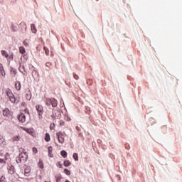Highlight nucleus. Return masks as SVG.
I'll use <instances>...</instances> for the list:
<instances>
[{"label":"nucleus","mask_w":182,"mask_h":182,"mask_svg":"<svg viewBox=\"0 0 182 182\" xmlns=\"http://www.w3.org/2000/svg\"><path fill=\"white\" fill-rule=\"evenodd\" d=\"M46 105L47 106L52 105L53 107H56L58 106V100L55 98H47L46 100Z\"/></svg>","instance_id":"obj_1"},{"label":"nucleus","mask_w":182,"mask_h":182,"mask_svg":"<svg viewBox=\"0 0 182 182\" xmlns=\"http://www.w3.org/2000/svg\"><path fill=\"white\" fill-rule=\"evenodd\" d=\"M1 55L2 56H4L6 58H9V55H8V53L4 50H1Z\"/></svg>","instance_id":"obj_18"},{"label":"nucleus","mask_w":182,"mask_h":182,"mask_svg":"<svg viewBox=\"0 0 182 182\" xmlns=\"http://www.w3.org/2000/svg\"><path fill=\"white\" fill-rule=\"evenodd\" d=\"M73 77H74V79H75V80H77V79H79V75H77L76 74H73Z\"/></svg>","instance_id":"obj_33"},{"label":"nucleus","mask_w":182,"mask_h":182,"mask_svg":"<svg viewBox=\"0 0 182 182\" xmlns=\"http://www.w3.org/2000/svg\"><path fill=\"white\" fill-rule=\"evenodd\" d=\"M0 182H5V177L4 176L1 177Z\"/></svg>","instance_id":"obj_34"},{"label":"nucleus","mask_w":182,"mask_h":182,"mask_svg":"<svg viewBox=\"0 0 182 182\" xmlns=\"http://www.w3.org/2000/svg\"><path fill=\"white\" fill-rule=\"evenodd\" d=\"M33 153H34L35 154L38 153V149H36V147L33 148Z\"/></svg>","instance_id":"obj_31"},{"label":"nucleus","mask_w":182,"mask_h":182,"mask_svg":"<svg viewBox=\"0 0 182 182\" xmlns=\"http://www.w3.org/2000/svg\"><path fill=\"white\" fill-rule=\"evenodd\" d=\"M65 182H70V181H69L68 180H66Z\"/></svg>","instance_id":"obj_40"},{"label":"nucleus","mask_w":182,"mask_h":182,"mask_svg":"<svg viewBox=\"0 0 182 182\" xmlns=\"http://www.w3.org/2000/svg\"><path fill=\"white\" fill-rule=\"evenodd\" d=\"M18 70L23 75H26V70H25V66L22 65V64H20Z\"/></svg>","instance_id":"obj_11"},{"label":"nucleus","mask_w":182,"mask_h":182,"mask_svg":"<svg viewBox=\"0 0 182 182\" xmlns=\"http://www.w3.org/2000/svg\"><path fill=\"white\" fill-rule=\"evenodd\" d=\"M21 129H22V130H24V132H26L28 134L32 135L35 133V130L33 129V128H25L23 127H21Z\"/></svg>","instance_id":"obj_6"},{"label":"nucleus","mask_w":182,"mask_h":182,"mask_svg":"<svg viewBox=\"0 0 182 182\" xmlns=\"http://www.w3.org/2000/svg\"><path fill=\"white\" fill-rule=\"evenodd\" d=\"M44 50H45L46 55L48 56L49 55V49L46 47H44Z\"/></svg>","instance_id":"obj_27"},{"label":"nucleus","mask_w":182,"mask_h":182,"mask_svg":"<svg viewBox=\"0 0 182 182\" xmlns=\"http://www.w3.org/2000/svg\"><path fill=\"white\" fill-rule=\"evenodd\" d=\"M6 95L11 103H16V98H15V95H14V93H12V91L11 90L8 89L6 90Z\"/></svg>","instance_id":"obj_2"},{"label":"nucleus","mask_w":182,"mask_h":182,"mask_svg":"<svg viewBox=\"0 0 182 182\" xmlns=\"http://www.w3.org/2000/svg\"><path fill=\"white\" fill-rule=\"evenodd\" d=\"M52 117H53V119H56V117L53 114L52 115Z\"/></svg>","instance_id":"obj_39"},{"label":"nucleus","mask_w":182,"mask_h":182,"mask_svg":"<svg viewBox=\"0 0 182 182\" xmlns=\"http://www.w3.org/2000/svg\"><path fill=\"white\" fill-rule=\"evenodd\" d=\"M45 140L46 141H50V135L49 134V133L46 134Z\"/></svg>","instance_id":"obj_21"},{"label":"nucleus","mask_w":182,"mask_h":182,"mask_svg":"<svg viewBox=\"0 0 182 182\" xmlns=\"http://www.w3.org/2000/svg\"><path fill=\"white\" fill-rule=\"evenodd\" d=\"M23 45L28 46V42H26V40L23 41Z\"/></svg>","instance_id":"obj_36"},{"label":"nucleus","mask_w":182,"mask_h":182,"mask_svg":"<svg viewBox=\"0 0 182 182\" xmlns=\"http://www.w3.org/2000/svg\"><path fill=\"white\" fill-rule=\"evenodd\" d=\"M36 109L39 117H42V114H43V107L42 105H36Z\"/></svg>","instance_id":"obj_4"},{"label":"nucleus","mask_w":182,"mask_h":182,"mask_svg":"<svg viewBox=\"0 0 182 182\" xmlns=\"http://www.w3.org/2000/svg\"><path fill=\"white\" fill-rule=\"evenodd\" d=\"M15 87L16 90H21V82L16 81L15 83Z\"/></svg>","instance_id":"obj_15"},{"label":"nucleus","mask_w":182,"mask_h":182,"mask_svg":"<svg viewBox=\"0 0 182 182\" xmlns=\"http://www.w3.org/2000/svg\"><path fill=\"white\" fill-rule=\"evenodd\" d=\"M73 158L75 161H79V156L77 155V153H74L73 155Z\"/></svg>","instance_id":"obj_22"},{"label":"nucleus","mask_w":182,"mask_h":182,"mask_svg":"<svg viewBox=\"0 0 182 182\" xmlns=\"http://www.w3.org/2000/svg\"><path fill=\"white\" fill-rule=\"evenodd\" d=\"M18 121L21 122V123H25L26 122V117L25 116V114L21 113L18 116Z\"/></svg>","instance_id":"obj_7"},{"label":"nucleus","mask_w":182,"mask_h":182,"mask_svg":"<svg viewBox=\"0 0 182 182\" xmlns=\"http://www.w3.org/2000/svg\"><path fill=\"white\" fill-rule=\"evenodd\" d=\"M56 166H57V167H59L60 168H62V167H63V165H62V164L60 163V161H58V162L56 164Z\"/></svg>","instance_id":"obj_30"},{"label":"nucleus","mask_w":182,"mask_h":182,"mask_svg":"<svg viewBox=\"0 0 182 182\" xmlns=\"http://www.w3.org/2000/svg\"><path fill=\"white\" fill-rule=\"evenodd\" d=\"M0 73L1 76H3V77H5L6 73H5V70L4 69V66L2 65L1 63H0Z\"/></svg>","instance_id":"obj_12"},{"label":"nucleus","mask_w":182,"mask_h":182,"mask_svg":"<svg viewBox=\"0 0 182 182\" xmlns=\"http://www.w3.org/2000/svg\"><path fill=\"white\" fill-rule=\"evenodd\" d=\"M50 130H55V124H53L50 126Z\"/></svg>","instance_id":"obj_32"},{"label":"nucleus","mask_w":182,"mask_h":182,"mask_svg":"<svg viewBox=\"0 0 182 182\" xmlns=\"http://www.w3.org/2000/svg\"><path fill=\"white\" fill-rule=\"evenodd\" d=\"M60 126H65V122H61L60 123Z\"/></svg>","instance_id":"obj_37"},{"label":"nucleus","mask_w":182,"mask_h":182,"mask_svg":"<svg viewBox=\"0 0 182 182\" xmlns=\"http://www.w3.org/2000/svg\"><path fill=\"white\" fill-rule=\"evenodd\" d=\"M45 182H48V181H45ZM49 182H50V181H49Z\"/></svg>","instance_id":"obj_41"},{"label":"nucleus","mask_w":182,"mask_h":182,"mask_svg":"<svg viewBox=\"0 0 182 182\" xmlns=\"http://www.w3.org/2000/svg\"><path fill=\"white\" fill-rule=\"evenodd\" d=\"M64 173L67 176H70V171H69L68 169H64Z\"/></svg>","instance_id":"obj_26"},{"label":"nucleus","mask_w":182,"mask_h":182,"mask_svg":"<svg viewBox=\"0 0 182 182\" xmlns=\"http://www.w3.org/2000/svg\"><path fill=\"white\" fill-rule=\"evenodd\" d=\"M46 66L47 68H49L50 69H52V63H49V62L46 63Z\"/></svg>","instance_id":"obj_25"},{"label":"nucleus","mask_w":182,"mask_h":182,"mask_svg":"<svg viewBox=\"0 0 182 182\" xmlns=\"http://www.w3.org/2000/svg\"><path fill=\"white\" fill-rule=\"evenodd\" d=\"M31 28L33 33H36L38 30H36V27H35V24H31Z\"/></svg>","instance_id":"obj_20"},{"label":"nucleus","mask_w":182,"mask_h":182,"mask_svg":"<svg viewBox=\"0 0 182 182\" xmlns=\"http://www.w3.org/2000/svg\"><path fill=\"white\" fill-rule=\"evenodd\" d=\"M32 76H33V77H35L36 76H38V72L36 70H33L32 72Z\"/></svg>","instance_id":"obj_28"},{"label":"nucleus","mask_w":182,"mask_h":182,"mask_svg":"<svg viewBox=\"0 0 182 182\" xmlns=\"http://www.w3.org/2000/svg\"><path fill=\"white\" fill-rule=\"evenodd\" d=\"M19 52H20V53L23 55L24 53H26V50H25V48L21 46L19 48Z\"/></svg>","instance_id":"obj_24"},{"label":"nucleus","mask_w":182,"mask_h":182,"mask_svg":"<svg viewBox=\"0 0 182 182\" xmlns=\"http://www.w3.org/2000/svg\"><path fill=\"white\" fill-rule=\"evenodd\" d=\"M25 113H27V114H29V110L28 109H24Z\"/></svg>","instance_id":"obj_35"},{"label":"nucleus","mask_w":182,"mask_h":182,"mask_svg":"<svg viewBox=\"0 0 182 182\" xmlns=\"http://www.w3.org/2000/svg\"><path fill=\"white\" fill-rule=\"evenodd\" d=\"M24 176H26V177H29V176H31V167L27 166L25 168Z\"/></svg>","instance_id":"obj_8"},{"label":"nucleus","mask_w":182,"mask_h":182,"mask_svg":"<svg viewBox=\"0 0 182 182\" xmlns=\"http://www.w3.org/2000/svg\"><path fill=\"white\" fill-rule=\"evenodd\" d=\"M11 29L14 32H15V30L14 29V26H11Z\"/></svg>","instance_id":"obj_38"},{"label":"nucleus","mask_w":182,"mask_h":182,"mask_svg":"<svg viewBox=\"0 0 182 182\" xmlns=\"http://www.w3.org/2000/svg\"><path fill=\"white\" fill-rule=\"evenodd\" d=\"M38 166L40 168H43L44 166H43V161H42V159H39Z\"/></svg>","instance_id":"obj_19"},{"label":"nucleus","mask_w":182,"mask_h":182,"mask_svg":"<svg viewBox=\"0 0 182 182\" xmlns=\"http://www.w3.org/2000/svg\"><path fill=\"white\" fill-rule=\"evenodd\" d=\"M56 136L57 139L59 141V143H60V144H63V143H65V135H63V134L62 132H57L56 133Z\"/></svg>","instance_id":"obj_3"},{"label":"nucleus","mask_w":182,"mask_h":182,"mask_svg":"<svg viewBox=\"0 0 182 182\" xmlns=\"http://www.w3.org/2000/svg\"><path fill=\"white\" fill-rule=\"evenodd\" d=\"M26 99H27V100H31V99H32V93L31 92V90H27L26 91Z\"/></svg>","instance_id":"obj_9"},{"label":"nucleus","mask_w":182,"mask_h":182,"mask_svg":"<svg viewBox=\"0 0 182 182\" xmlns=\"http://www.w3.org/2000/svg\"><path fill=\"white\" fill-rule=\"evenodd\" d=\"M8 171L9 174H14L15 173V166H10L8 168Z\"/></svg>","instance_id":"obj_13"},{"label":"nucleus","mask_w":182,"mask_h":182,"mask_svg":"<svg viewBox=\"0 0 182 182\" xmlns=\"http://www.w3.org/2000/svg\"><path fill=\"white\" fill-rule=\"evenodd\" d=\"M8 154L4 156V158H0V164H6V161L8 160Z\"/></svg>","instance_id":"obj_10"},{"label":"nucleus","mask_w":182,"mask_h":182,"mask_svg":"<svg viewBox=\"0 0 182 182\" xmlns=\"http://www.w3.org/2000/svg\"><path fill=\"white\" fill-rule=\"evenodd\" d=\"M3 116H4V117H8V119L12 117V114H11L9 109L6 108L3 110Z\"/></svg>","instance_id":"obj_5"},{"label":"nucleus","mask_w":182,"mask_h":182,"mask_svg":"<svg viewBox=\"0 0 182 182\" xmlns=\"http://www.w3.org/2000/svg\"><path fill=\"white\" fill-rule=\"evenodd\" d=\"M72 164V162H70L69 160L64 161L63 165L65 167H69Z\"/></svg>","instance_id":"obj_17"},{"label":"nucleus","mask_w":182,"mask_h":182,"mask_svg":"<svg viewBox=\"0 0 182 182\" xmlns=\"http://www.w3.org/2000/svg\"><path fill=\"white\" fill-rule=\"evenodd\" d=\"M19 140H21V136L19 135H16L13 137L14 141H19Z\"/></svg>","instance_id":"obj_23"},{"label":"nucleus","mask_w":182,"mask_h":182,"mask_svg":"<svg viewBox=\"0 0 182 182\" xmlns=\"http://www.w3.org/2000/svg\"><path fill=\"white\" fill-rule=\"evenodd\" d=\"M60 155L64 159H66L68 157V152H66V151H65V150H63V151H60Z\"/></svg>","instance_id":"obj_16"},{"label":"nucleus","mask_w":182,"mask_h":182,"mask_svg":"<svg viewBox=\"0 0 182 182\" xmlns=\"http://www.w3.org/2000/svg\"><path fill=\"white\" fill-rule=\"evenodd\" d=\"M55 178H56V182L62 181V177L60 176H56Z\"/></svg>","instance_id":"obj_29"},{"label":"nucleus","mask_w":182,"mask_h":182,"mask_svg":"<svg viewBox=\"0 0 182 182\" xmlns=\"http://www.w3.org/2000/svg\"><path fill=\"white\" fill-rule=\"evenodd\" d=\"M48 151L49 157H53V154L52 153V151H53V148L52 146L48 148Z\"/></svg>","instance_id":"obj_14"}]
</instances>
